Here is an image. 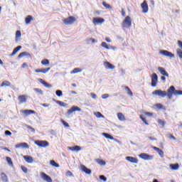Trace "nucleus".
<instances>
[{"mask_svg": "<svg viewBox=\"0 0 182 182\" xmlns=\"http://www.w3.org/2000/svg\"><path fill=\"white\" fill-rule=\"evenodd\" d=\"M158 70L161 74L163 75V76H166V77H168V73H167V71H166L163 67L158 68Z\"/></svg>", "mask_w": 182, "mask_h": 182, "instance_id": "f3484780", "label": "nucleus"}, {"mask_svg": "<svg viewBox=\"0 0 182 182\" xmlns=\"http://www.w3.org/2000/svg\"><path fill=\"white\" fill-rule=\"evenodd\" d=\"M56 103L58 105H59L60 106H61V107H66L68 106V104L67 103H65L62 101H57Z\"/></svg>", "mask_w": 182, "mask_h": 182, "instance_id": "c9c22d12", "label": "nucleus"}, {"mask_svg": "<svg viewBox=\"0 0 182 182\" xmlns=\"http://www.w3.org/2000/svg\"><path fill=\"white\" fill-rule=\"evenodd\" d=\"M76 22V18L73 16H69L68 18H64L63 23L65 25H73Z\"/></svg>", "mask_w": 182, "mask_h": 182, "instance_id": "20e7f679", "label": "nucleus"}, {"mask_svg": "<svg viewBox=\"0 0 182 182\" xmlns=\"http://www.w3.org/2000/svg\"><path fill=\"white\" fill-rule=\"evenodd\" d=\"M33 90L36 93H38V95H41V96L43 95V91L39 88H34Z\"/></svg>", "mask_w": 182, "mask_h": 182, "instance_id": "f704fd0d", "label": "nucleus"}, {"mask_svg": "<svg viewBox=\"0 0 182 182\" xmlns=\"http://www.w3.org/2000/svg\"><path fill=\"white\" fill-rule=\"evenodd\" d=\"M55 95L58 97H62V96H63V92H62V90H58L55 91Z\"/></svg>", "mask_w": 182, "mask_h": 182, "instance_id": "e433bc0d", "label": "nucleus"}, {"mask_svg": "<svg viewBox=\"0 0 182 182\" xmlns=\"http://www.w3.org/2000/svg\"><path fill=\"white\" fill-rule=\"evenodd\" d=\"M81 170L83 171V173H85L86 174H92V171L85 167V165H81Z\"/></svg>", "mask_w": 182, "mask_h": 182, "instance_id": "a211bd4d", "label": "nucleus"}, {"mask_svg": "<svg viewBox=\"0 0 182 182\" xmlns=\"http://www.w3.org/2000/svg\"><path fill=\"white\" fill-rule=\"evenodd\" d=\"M97 164L101 166V167H105V166H106V161H105L102 159H97Z\"/></svg>", "mask_w": 182, "mask_h": 182, "instance_id": "7c9ffc66", "label": "nucleus"}, {"mask_svg": "<svg viewBox=\"0 0 182 182\" xmlns=\"http://www.w3.org/2000/svg\"><path fill=\"white\" fill-rule=\"evenodd\" d=\"M101 46H102V48H105V49H110L106 42H102Z\"/></svg>", "mask_w": 182, "mask_h": 182, "instance_id": "a18cd8bd", "label": "nucleus"}, {"mask_svg": "<svg viewBox=\"0 0 182 182\" xmlns=\"http://www.w3.org/2000/svg\"><path fill=\"white\" fill-rule=\"evenodd\" d=\"M161 80H164V82H166V77H164V75L161 77Z\"/></svg>", "mask_w": 182, "mask_h": 182, "instance_id": "69168bd1", "label": "nucleus"}, {"mask_svg": "<svg viewBox=\"0 0 182 182\" xmlns=\"http://www.w3.org/2000/svg\"><path fill=\"white\" fill-rule=\"evenodd\" d=\"M69 149L71 150L72 151H80V150H82V149L79 146L69 147Z\"/></svg>", "mask_w": 182, "mask_h": 182, "instance_id": "c85d7f7f", "label": "nucleus"}, {"mask_svg": "<svg viewBox=\"0 0 182 182\" xmlns=\"http://www.w3.org/2000/svg\"><path fill=\"white\" fill-rule=\"evenodd\" d=\"M41 63L44 65V66H49V60L44 59L41 61Z\"/></svg>", "mask_w": 182, "mask_h": 182, "instance_id": "ea45409f", "label": "nucleus"}, {"mask_svg": "<svg viewBox=\"0 0 182 182\" xmlns=\"http://www.w3.org/2000/svg\"><path fill=\"white\" fill-rule=\"evenodd\" d=\"M125 90H127V95H129V96H133V92H132V90H130V88H129V87H126Z\"/></svg>", "mask_w": 182, "mask_h": 182, "instance_id": "37998d69", "label": "nucleus"}, {"mask_svg": "<svg viewBox=\"0 0 182 182\" xmlns=\"http://www.w3.org/2000/svg\"><path fill=\"white\" fill-rule=\"evenodd\" d=\"M159 81V77L157 74L153 73L151 75V87H156L157 86V82Z\"/></svg>", "mask_w": 182, "mask_h": 182, "instance_id": "39448f33", "label": "nucleus"}, {"mask_svg": "<svg viewBox=\"0 0 182 182\" xmlns=\"http://www.w3.org/2000/svg\"><path fill=\"white\" fill-rule=\"evenodd\" d=\"M4 134H5V136H12V132L8 130L5 131Z\"/></svg>", "mask_w": 182, "mask_h": 182, "instance_id": "603ef678", "label": "nucleus"}, {"mask_svg": "<svg viewBox=\"0 0 182 182\" xmlns=\"http://www.w3.org/2000/svg\"><path fill=\"white\" fill-rule=\"evenodd\" d=\"M4 86L12 87V84H11V82H10L9 81L4 80V81H3V82L1 83V87H4Z\"/></svg>", "mask_w": 182, "mask_h": 182, "instance_id": "b1692460", "label": "nucleus"}, {"mask_svg": "<svg viewBox=\"0 0 182 182\" xmlns=\"http://www.w3.org/2000/svg\"><path fill=\"white\" fill-rule=\"evenodd\" d=\"M6 161L9 166H11V167L12 166H14V163H12V159H11V157H6Z\"/></svg>", "mask_w": 182, "mask_h": 182, "instance_id": "a19ab883", "label": "nucleus"}, {"mask_svg": "<svg viewBox=\"0 0 182 182\" xmlns=\"http://www.w3.org/2000/svg\"><path fill=\"white\" fill-rule=\"evenodd\" d=\"M31 21H33V17H32V16H27L25 19L26 24L29 25V23H31Z\"/></svg>", "mask_w": 182, "mask_h": 182, "instance_id": "bb28decb", "label": "nucleus"}, {"mask_svg": "<svg viewBox=\"0 0 182 182\" xmlns=\"http://www.w3.org/2000/svg\"><path fill=\"white\" fill-rule=\"evenodd\" d=\"M156 107L158 108V109H164V106H163V105H161V104H157L156 105Z\"/></svg>", "mask_w": 182, "mask_h": 182, "instance_id": "4d7b16f0", "label": "nucleus"}, {"mask_svg": "<svg viewBox=\"0 0 182 182\" xmlns=\"http://www.w3.org/2000/svg\"><path fill=\"white\" fill-rule=\"evenodd\" d=\"M50 70V68H43L42 69V73H48Z\"/></svg>", "mask_w": 182, "mask_h": 182, "instance_id": "49530a36", "label": "nucleus"}, {"mask_svg": "<svg viewBox=\"0 0 182 182\" xmlns=\"http://www.w3.org/2000/svg\"><path fill=\"white\" fill-rule=\"evenodd\" d=\"M171 170H173V171H176V170H178V168L180 167V165H178V164H171L169 166Z\"/></svg>", "mask_w": 182, "mask_h": 182, "instance_id": "a878e982", "label": "nucleus"}, {"mask_svg": "<svg viewBox=\"0 0 182 182\" xmlns=\"http://www.w3.org/2000/svg\"><path fill=\"white\" fill-rule=\"evenodd\" d=\"M21 49H22V46H18L16 48H14V50H13V52L11 53V56H15V54L18 53V52H19V50H21Z\"/></svg>", "mask_w": 182, "mask_h": 182, "instance_id": "5701e85b", "label": "nucleus"}, {"mask_svg": "<svg viewBox=\"0 0 182 182\" xmlns=\"http://www.w3.org/2000/svg\"><path fill=\"white\" fill-rule=\"evenodd\" d=\"M41 178H42V180H43L44 181L46 182H52V178H50V176H49L48 175H47L46 173L42 172L41 173Z\"/></svg>", "mask_w": 182, "mask_h": 182, "instance_id": "1a4fd4ad", "label": "nucleus"}, {"mask_svg": "<svg viewBox=\"0 0 182 182\" xmlns=\"http://www.w3.org/2000/svg\"><path fill=\"white\" fill-rule=\"evenodd\" d=\"M103 6H105V8H106L107 9H112V6H110V4L106 3V1H104L102 3Z\"/></svg>", "mask_w": 182, "mask_h": 182, "instance_id": "58836bf2", "label": "nucleus"}, {"mask_svg": "<svg viewBox=\"0 0 182 182\" xmlns=\"http://www.w3.org/2000/svg\"><path fill=\"white\" fill-rule=\"evenodd\" d=\"M152 95L154 96H159V97H166V96H167V97L171 100V99H173V95H174V96H182V91L176 90V87L172 85L168 89L167 92L161 90H156L152 92Z\"/></svg>", "mask_w": 182, "mask_h": 182, "instance_id": "f257e3e1", "label": "nucleus"}, {"mask_svg": "<svg viewBox=\"0 0 182 182\" xmlns=\"http://www.w3.org/2000/svg\"><path fill=\"white\" fill-rule=\"evenodd\" d=\"M105 22V20L102 18H93L92 23L96 25H102Z\"/></svg>", "mask_w": 182, "mask_h": 182, "instance_id": "9d476101", "label": "nucleus"}, {"mask_svg": "<svg viewBox=\"0 0 182 182\" xmlns=\"http://www.w3.org/2000/svg\"><path fill=\"white\" fill-rule=\"evenodd\" d=\"M122 28H130L132 26V18L127 16L122 23Z\"/></svg>", "mask_w": 182, "mask_h": 182, "instance_id": "f03ea898", "label": "nucleus"}, {"mask_svg": "<svg viewBox=\"0 0 182 182\" xmlns=\"http://www.w3.org/2000/svg\"><path fill=\"white\" fill-rule=\"evenodd\" d=\"M1 181L3 182H8V176H6V174H5V173H1Z\"/></svg>", "mask_w": 182, "mask_h": 182, "instance_id": "c756f323", "label": "nucleus"}, {"mask_svg": "<svg viewBox=\"0 0 182 182\" xmlns=\"http://www.w3.org/2000/svg\"><path fill=\"white\" fill-rule=\"evenodd\" d=\"M105 41H106L107 42H109V43L112 42V41H110V40L109 39V38H105Z\"/></svg>", "mask_w": 182, "mask_h": 182, "instance_id": "338daca9", "label": "nucleus"}, {"mask_svg": "<svg viewBox=\"0 0 182 182\" xmlns=\"http://www.w3.org/2000/svg\"><path fill=\"white\" fill-rule=\"evenodd\" d=\"M158 123H159V124L162 126V127H164V124H166V121L161 120V119H159L158 120Z\"/></svg>", "mask_w": 182, "mask_h": 182, "instance_id": "c03bdc74", "label": "nucleus"}, {"mask_svg": "<svg viewBox=\"0 0 182 182\" xmlns=\"http://www.w3.org/2000/svg\"><path fill=\"white\" fill-rule=\"evenodd\" d=\"M90 96L92 99H97V95H96L95 93H91Z\"/></svg>", "mask_w": 182, "mask_h": 182, "instance_id": "13d9d810", "label": "nucleus"}, {"mask_svg": "<svg viewBox=\"0 0 182 182\" xmlns=\"http://www.w3.org/2000/svg\"><path fill=\"white\" fill-rule=\"evenodd\" d=\"M22 33H21V31H17L16 32V41H18V39H21Z\"/></svg>", "mask_w": 182, "mask_h": 182, "instance_id": "4c0bfd02", "label": "nucleus"}, {"mask_svg": "<svg viewBox=\"0 0 182 182\" xmlns=\"http://www.w3.org/2000/svg\"><path fill=\"white\" fill-rule=\"evenodd\" d=\"M41 106H43V107H49L50 105L49 104H41Z\"/></svg>", "mask_w": 182, "mask_h": 182, "instance_id": "052dcab7", "label": "nucleus"}, {"mask_svg": "<svg viewBox=\"0 0 182 182\" xmlns=\"http://www.w3.org/2000/svg\"><path fill=\"white\" fill-rule=\"evenodd\" d=\"M50 133H51L52 136H55V134H56V132H55L53 129H52L50 131Z\"/></svg>", "mask_w": 182, "mask_h": 182, "instance_id": "680f3d73", "label": "nucleus"}, {"mask_svg": "<svg viewBox=\"0 0 182 182\" xmlns=\"http://www.w3.org/2000/svg\"><path fill=\"white\" fill-rule=\"evenodd\" d=\"M154 150H155V151H157L158 154H159L160 157H161L163 159V157H164V151H163L161 149H159V148L154 146L153 147Z\"/></svg>", "mask_w": 182, "mask_h": 182, "instance_id": "6ab92c4d", "label": "nucleus"}, {"mask_svg": "<svg viewBox=\"0 0 182 182\" xmlns=\"http://www.w3.org/2000/svg\"><path fill=\"white\" fill-rule=\"evenodd\" d=\"M21 168L22 171H23V173H28V168L27 167L21 166Z\"/></svg>", "mask_w": 182, "mask_h": 182, "instance_id": "de8ad7c7", "label": "nucleus"}, {"mask_svg": "<svg viewBox=\"0 0 182 182\" xmlns=\"http://www.w3.org/2000/svg\"><path fill=\"white\" fill-rule=\"evenodd\" d=\"M62 123L65 127H69V124L66 122L65 120H62Z\"/></svg>", "mask_w": 182, "mask_h": 182, "instance_id": "864d4df0", "label": "nucleus"}, {"mask_svg": "<svg viewBox=\"0 0 182 182\" xmlns=\"http://www.w3.org/2000/svg\"><path fill=\"white\" fill-rule=\"evenodd\" d=\"M18 100L20 103H25L26 102V95L18 96Z\"/></svg>", "mask_w": 182, "mask_h": 182, "instance_id": "393cba45", "label": "nucleus"}, {"mask_svg": "<svg viewBox=\"0 0 182 182\" xmlns=\"http://www.w3.org/2000/svg\"><path fill=\"white\" fill-rule=\"evenodd\" d=\"M94 114L98 119H105V116H103V114H102V113H100V112H94Z\"/></svg>", "mask_w": 182, "mask_h": 182, "instance_id": "473e14b6", "label": "nucleus"}, {"mask_svg": "<svg viewBox=\"0 0 182 182\" xmlns=\"http://www.w3.org/2000/svg\"><path fill=\"white\" fill-rule=\"evenodd\" d=\"M82 73V68H74L73 71L70 72L71 75H75L76 73Z\"/></svg>", "mask_w": 182, "mask_h": 182, "instance_id": "cd10ccee", "label": "nucleus"}, {"mask_svg": "<svg viewBox=\"0 0 182 182\" xmlns=\"http://www.w3.org/2000/svg\"><path fill=\"white\" fill-rule=\"evenodd\" d=\"M38 82H40V83H41V85H42L44 87H46L47 89H51V87H52V85L48 83L47 82H46L45 80H43V79L39 78V79H38Z\"/></svg>", "mask_w": 182, "mask_h": 182, "instance_id": "f8f14e48", "label": "nucleus"}, {"mask_svg": "<svg viewBox=\"0 0 182 182\" xmlns=\"http://www.w3.org/2000/svg\"><path fill=\"white\" fill-rule=\"evenodd\" d=\"M100 180H103L104 182H106L107 181V178H106L103 175H101V176H100Z\"/></svg>", "mask_w": 182, "mask_h": 182, "instance_id": "8fccbe9b", "label": "nucleus"}, {"mask_svg": "<svg viewBox=\"0 0 182 182\" xmlns=\"http://www.w3.org/2000/svg\"><path fill=\"white\" fill-rule=\"evenodd\" d=\"M139 157L142 160H153V156L144 153L139 154Z\"/></svg>", "mask_w": 182, "mask_h": 182, "instance_id": "9b49d317", "label": "nucleus"}, {"mask_svg": "<svg viewBox=\"0 0 182 182\" xmlns=\"http://www.w3.org/2000/svg\"><path fill=\"white\" fill-rule=\"evenodd\" d=\"M50 164L53 167H56L57 168H59L60 167V166L58 163H56L54 160H51L50 161Z\"/></svg>", "mask_w": 182, "mask_h": 182, "instance_id": "2f4dec72", "label": "nucleus"}, {"mask_svg": "<svg viewBox=\"0 0 182 182\" xmlns=\"http://www.w3.org/2000/svg\"><path fill=\"white\" fill-rule=\"evenodd\" d=\"M35 144L38 146V147H48L49 142L48 141H36Z\"/></svg>", "mask_w": 182, "mask_h": 182, "instance_id": "0eeeda50", "label": "nucleus"}, {"mask_svg": "<svg viewBox=\"0 0 182 182\" xmlns=\"http://www.w3.org/2000/svg\"><path fill=\"white\" fill-rule=\"evenodd\" d=\"M23 158L24 159L25 161L29 164H32V163H33V158L31 156H23Z\"/></svg>", "mask_w": 182, "mask_h": 182, "instance_id": "2eb2a0df", "label": "nucleus"}, {"mask_svg": "<svg viewBox=\"0 0 182 182\" xmlns=\"http://www.w3.org/2000/svg\"><path fill=\"white\" fill-rule=\"evenodd\" d=\"M117 117H118L119 120H120V122L126 121V117H124V114H123V113H121V112L118 113Z\"/></svg>", "mask_w": 182, "mask_h": 182, "instance_id": "4be33fe9", "label": "nucleus"}, {"mask_svg": "<svg viewBox=\"0 0 182 182\" xmlns=\"http://www.w3.org/2000/svg\"><path fill=\"white\" fill-rule=\"evenodd\" d=\"M22 68H28V64H26V63H23Z\"/></svg>", "mask_w": 182, "mask_h": 182, "instance_id": "e2e57ef3", "label": "nucleus"}, {"mask_svg": "<svg viewBox=\"0 0 182 182\" xmlns=\"http://www.w3.org/2000/svg\"><path fill=\"white\" fill-rule=\"evenodd\" d=\"M141 8L143 14H147V12H149V5L147 4L146 1H144V2L141 4Z\"/></svg>", "mask_w": 182, "mask_h": 182, "instance_id": "6e6552de", "label": "nucleus"}, {"mask_svg": "<svg viewBox=\"0 0 182 182\" xmlns=\"http://www.w3.org/2000/svg\"><path fill=\"white\" fill-rule=\"evenodd\" d=\"M125 159L127 161H129V163H134V164H137V163H139V159L133 156H127Z\"/></svg>", "mask_w": 182, "mask_h": 182, "instance_id": "ddd939ff", "label": "nucleus"}, {"mask_svg": "<svg viewBox=\"0 0 182 182\" xmlns=\"http://www.w3.org/2000/svg\"><path fill=\"white\" fill-rule=\"evenodd\" d=\"M169 139L171 140H176V138L174 137V136H173V135H170L169 136Z\"/></svg>", "mask_w": 182, "mask_h": 182, "instance_id": "0e129e2a", "label": "nucleus"}, {"mask_svg": "<svg viewBox=\"0 0 182 182\" xmlns=\"http://www.w3.org/2000/svg\"><path fill=\"white\" fill-rule=\"evenodd\" d=\"M140 119L141 120H142L144 124H146V126H149V123L147 122V120H146V118L143 115H140Z\"/></svg>", "mask_w": 182, "mask_h": 182, "instance_id": "79ce46f5", "label": "nucleus"}, {"mask_svg": "<svg viewBox=\"0 0 182 182\" xmlns=\"http://www.w3.org/2000/svg\"><path fill=\"white\" fill-rule=\"evenodd\" d=\"M104 66L105 68H106V69H111V70H113L116 68L114 65H113L112 63L107 61L104 62Z\"/></svg>", "mask_w": 182, "mask_h": 182, "instance_id": "dca6fc26", "label": "nucleus"}, {"mask_svg": "<svg viewBox=\"0 0 182 182\" xmlns=\"http://www.w3.org/2000/svg\"><path fill=\"white\" fill-rule=\"evenodd\" d=\"M25 56H27V58H31V54L28 52H23L18 55V58L21 59L22 58H25Z\"/></svg>", "mask_w": 182, "mask_h": 182, "instance_id": "412c9836", "label": "nucleus"}, {"mask_svg": "<svg viewBox=\"0 0 182 182\" xmlns=\"http://www.w3.org/2000/svg\"><path fill=\"white\" fill-rule=\"evenodd\" d=\"M159 55H161L162 56H166V58H175L174 54H173L171 52L166 50H159Z\"/></svg>", "mask_w": 182, "mask_h": 182, "instance_id": "7ed1b4c3", "label": "nucleus"}, {"mask_svg": "<svg viewBox=\"0 0 182 182\" xmlns=\"http://www.w3.org/2000/svg\"><path fill=\"white\" fill-rule=\"evenodd\" d=\"M73 112H82V109H80L77 106H73L70 109L68 110L67 114L68 116H70Z\"/></svg>", "mask_w": 182, "mask_h": 182, "instance_id": "423d86ee", "label": "nucleus"}, {"mask_svg": "<svg viewBox=\"0 0 182 182\" xmlns=\"http://www.w3.org/2000/svg\"><path fill=\"white\" fill-rule=\"evenodd\" d=\"M102 135L105 136L106 139H109V140H114V138L107 133H102Z\"/></svg>", "mask_w": 182, "mask_h": 182, "instance_id": "72a5a7b5", "label": "nucleus"}, {"mask_svg": "<svg viewBox=\"0 0 182 182\" xmlns=\"http://www.w3.org/2000/svg\"><path fill=\"white\" fill-rule=\"evenodd\" d=\"M144 114H145V116H148V117H151L153 116V113L151 112H144Z\"/></svg>", "mask_w": 182, "mask_h": 182, "instance_id": "3c124183", "label": "nucleus"}, {"mask_svg": "<svg viewBox=\"0 0 182 182\" xmlns=\"http://www.w3.org/2000/svg\"><path fill=\"white\" fill-rule=\"evenodd\" d=\"M27 129H28L29 130H31V132H32V133H35V129H33L32 127H31V126H27Z\"/></svg>", "mask_w": 182, "mask_h": 182, "instance_id": "5fc2aeb1", "label": "nucleus"}, {"mask_svg": "<svg viewBox=\"0 0 182 182\" xmlns=\"http://www.w3.org/2000/svg\"><path fill=\"white\" fill-rule=\"evenodd\" d=\"M22 113L26 114V116H29V114H35L36 112L31 109H25L22 111Z\"/></svg>", "mask_w": 182, "mask_h": 182, "instance_id": "aec40b11", "label": "nucleus"}, {"mask_svg": "<svg viewBox=\"0 0 182 182\" xmlns=\"http://www.w3.org/2000/svg\"><path fill=\"white\" fill-rule=\"evenodd\" d=\"M109 97V94H103L102 95V99H108Z\"/></svg>", "mask_w": 182, "mask_h": 182, "instance_id": "6e6d98bb", "label": "nucleus"}, {"mask_svg": "<svg viewBox=\"0 0 182 182\" xmlns=\"http://www.w3.org/2000/svg\"><path fill=\"white\" fill-rule=\"evenodd\" d=\"M36 73H42V69H36L35 70Z\"/></svg>", "mask_w": 182, "mask_h": 182, "instance_id": "bf43d9fd", "label": "nucleus"}, {"mask_svg": "<svg viewBox=\"0 0 182 182\" xmlns=\"http://www.w3.org/2000/svg\"><path fill=\"white\" fill-rule=\"evenodd\" d=\"M151 4L153 6H154V0H151Z\"/></svg>", "mask_w": 182, "mask_h": 182, "instance_id": "774afa93", "label": "nucleus"}, {"mask_svg": "<svg viewBox=\"0 0 182 182\" xmlns=\"http://www.w3.org/2000/svg\"><path fill=\"white\" fill-rule=\"evenodd\" d=\"M16 149H29V145H28L26 143L23 142L18 144L15 146Z\"/></svg>", "mask_w": 182, "mask_h": 182, "instance_id": "4468645a", "label": "nucleus"}, {"mask_svg": "<svg viewBox=\"0 0 182 182\" xmlns=\"http://www.w3.org/2000/svg\"><path fill=\"white\" fill-rule=\"evenodd\" d=\"M65 176H67V177H73V174L72 172H70V171H68L65 173Z\"/></svg>", "mask_w": 182, "mask_h": 182, "instance_id": "09e8293b", "label": "nucleus"}]
</instances>
